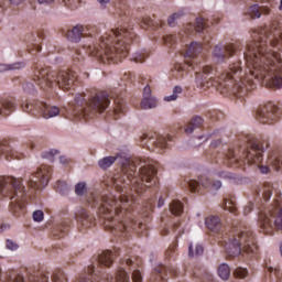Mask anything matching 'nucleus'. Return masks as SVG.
<instances>
[{
  "label": "nucleus",
  "instance_id": "f257e3e1",
  "mask_svg": "<svg viewBox=\"0 0 282 282\" xmlns=\"http://www.w3.org/2000/svg\"><path fill=\"white\" fill-rule=\"evenodd\" d=\"M116 160H119L123 175L120 178L105 176L102 186L110 194L94 192L88 199V204L91 208H96L104 228L110 230L118 238L117 241L129 239L131 232L147 237L149 235L147 221L151 219V214L155 208V198L145 202L141 213L133 210V207L138 202L135 195L140 196L147 188L158 186V165L151 161L142 166L139 172H135V163L131 159L118 154L99 160L98 166L106 171L116 163ZM113 189L119 193L118 196L111 194Z\"/></svg>",
  "mask_w": 282,
  "mask_h": 282
},
{
  "label": "nucleus",
  "instance_id": "f03ea898",
  "mask_svg": "<svg viewBox=\"0 0 282 282\" xmlns=\"http://www.w3.org/2000/svg\"><path fill=\"white\" fill-rule=\"evenodd\" d=\"M252 42L243 53L248 72L243 74L241 62L229 65L217 77H213V66H203L196 72L195 84L198 89L224 87L236 98H246L257 87V80L269 89H282V26L275 23L269 30L260 28L251 33Z\"/></svg>",
  "mask_w": 282,
  "mask_h": 282
},
{
  "label": "nucleus",
  "instance_id": "7ed1b4c3",
  "mask_svg": "<svg viewBox=\"0 0 282 282\" xmlns=\"http://www.w3.org/2000/svg\"><path fill=\"white\" fill-rule=\"evenodd\" d=\"M68 41L78 43L88 37L85 45L87 54L101 63H121L129 56V45L135 41V32L127 26H118L98 37V28L77 24L66 34Z\"/></svg>",
  "mask_w": 282,
  "mask_h": 282
},
{
  "label": "nucleus",
  "instance_id": "20e7f679",
  "mask_svg": "<svg viewBox=\"0 0 282 282\" xmlns=\"http://www.w3.org/2000/svg\"><path fill=\"white\" fill-rule=\"evenodd\" d=\"M205 224L208 230L218 235V243L225 248L229 259H235L240 254L245 259H259L257 238L250 227L234 225L226 228L217 216L207 217Z\"/></svg>",
  "mask_w": 282,
  "mask_h": 282
},
{
  "label": "nucleus",
  "instance_id": "39448f33",
  "mask_svg": "<svg viewBox=\"0 0 282 282\" xmlns=\"http://www.w3.org/2000/svg\"><path fill=\"white\" fill-rule=\"evenodd\" d=\"M246 147L237 148L241 155H237L234 148H229L226 152L218 153L215 156L216 164H224L231 169H239L242 164H261L263 162V152L270 143L267 140L254 138L252 135L246 137Z\"/></svg>",
  "mask_w": 282,
  "mask_h": 282
},
{
  "label": "nucleus",
  "instance_id": "423d86ee",
  "mask_svg": "<svg viewBox=\"0 0 282 282\" xmlns=\"http://www.w3.org/2000/svg\"><path fill=\"white\" fill-rule=\"evenodd\" d=\"M0 199H14L10 203V212L14 217L25 215L28 192L23 186V178L14 176H0Z\"/></svg>",
  "mask_w": 282,
  "mask_h": 282
},
{
  "label": "nucleus",
  "instance_id": "0eeeda50",
  "mask_svg": "<svg viewBox=\"0 0 282 282\" xmlns=\"http://www.w3.org/2000/svg\"><path fill=\"white\" fill-rule=\"evenodd\" d=\"M78 75L74 70H59L58 73L52 72V68L36 67L33 72V80L39 85L40 89H50L57 86L59 89H72L76 85Z\"/></svg>",
  "mask_w": 282,
  "mask_h": 282
},
{
  "label": "nucleus",
  "instance_id": "6e6552de",
  "mask_svg": "<svg viewBox=\"0 0 282 282\" xmlns=\"http://www.w3.org/2000/svg\"><path fill=\"white\" fill-rule=\"evenodd\" d=\"M75 102L79 107L75 113L77 118L89 120L98 116V113L106 111L111 100H109V93L99 91L90 96L77 94L75 96Z\"/></svg>",
  "mask_w": 282,
  "mask_h": 282
},
{
  "label": "nucleus",
  "instance_id": "1a4fd4ad",
  "mask_svg": "<svg viewBox=\"0 0 282 282\" xmlns=\"http://www.w3.org/2000/svg\"><path fill=\"white\" fill-rule=\"evenodd\" d=\"M258 224L264 235H274V230H282V200L276 197L267 209L260 208Z\"/></svg>",
  "mask_w": 282,
  "mask_h": 282
},
{
  "label": "nucleus",
  "instance_id": "9d476101",
  "mask_svg": "<svg viewBox=\"0 0 282 282\" xmlns=\"http://www.w3.org/2000/svg\"><path fill=\"white\" fill-rule=\"evenodd\" d=\"M202 50H204V45H202V43L192 42L184 55L185 63L175 64L172 69V76L176 79L184 78V74H186L188 69H195L198 63H202L204 58Z\"/></svg>",
  "mask_w": 282,
  "mask_h": 282
},
{
  "label": "nucleus",
  "instance_id": "9b49d317",
  "mask_svg": "<svg viewBox=\"0 0 282 282\" xmlns=\"http://www.w3.org/2000/svg\"><path fill=\"white\" fill-rule=\"evenodd\" d=\"M279 118H281V108L274 101L267 102L256 111V119L262 124H274L279 122Z\"/></svg>",
  "mask_w": 282,
  "mask_h": 282
},
{
  "label": "nucleus",
  "instance_id": "f8f14e48",
  "mask_svg": "<svg viewBox=\"0 0 282 282\" xmlns=\"http://www.w3.org/2000/svg\"><path fill=\"white\" fill-rule=\"evenodd\" d=\"M22 110L26 113H32L33 116H36V113H39V116L45 118L46 120H50V118H56V116L61 113V108L47 105L43 101H36L35 104H25V106H22Z\"/></svg>",
  "mask_w": 282,
  "mask_h": 282
},
{
  "label": "nucleus",
  "instance_id": "ddd939ff",
  "mask_svg": "<svg viewBox=\"0 0 282 282\" xmlns=\"http://www.w3.org/2000/svg\"><path fill=\"white\" fill-rule=\"evenodd\" d=\"M50 177H52V167L47 165H41L36 173H33L28 181L29 188L32 191H41L50 184Z\"/></svg>",
  "mask_w": 282,
  "mask_h": 282
},
{
  "label": "nucleus",
  "instance_id": "4468645a",
  "mask_svg": "<svg viewBox=\"0 0 282 282\" xmlns=\"http://www.w3.org/2000/svg\"><path fill=\"white\" fill-rule=\"evenodd\" d=\"M187 186L191 193H204V189L219 191L221 188V181H215L206 175L199 176L198 181H187Z\"/></svg>",
  "mask_w": 282,
  "mask_h": 282
},
{
  "label": "nucleus",
  "instance_id": "2eb2a0df",
  "mask_svg": "<svg viewBox=\"0 0 282 282\" xmlns=\"http://www.w3.org/2000/svg\"><path fill=\"white\" fill-rule=\"evenodd\" d=\"M169 142H173V137L171 134H167L166 137L160 135V134H144L141 137V147L149 149L150 151H153V148L161 149V151H164V149H169Z\"/></svg>",
  "mask_w": 282,
  "mask_h": 282
},
{
  "label": "nucleus",
  "instance_id": "dca6fc26",
  "mask_svg": "<svg viewBox=\"0 0 282 282\" xmlns=\"http://www.w3.org/2000/svg\"><path fill=\"white\" fill-rule=\"evenodd\" d=\"M243 50V44L241 42L230 43L227 45H216L214 48V56L217 61H226V58H230L237 52H241Z\"/></svg>",
  "mask_w": 282,
  "mask_h": 282
},
{
  "label": "nucleus",
  "instance_id": "f3484780",
  "mask_svg": "<svg viewBox=\"0 0 282 282\" xmlns=\"http://www.w3.org/2000/svg\"><path fill=\"white\" fill-rule=\"evenodd\" d=\"M166 276H177V268L174 265L159 264L150 279L151 282H164Z\"/></svg>",
  "mask_w": 282,
  "mask_h": 282
},
{
  "label": "nucleus",
  "instance_id": "a211bd4d",
  "mask_svg": "<svg viewBox=\"0 0 282 282\" xmlns=\"http://www.w3.org/2000/svg\"><path fill=\"white\" fill-rule=\"evenodd\" d=\"M75 219L78 224V228L80 230H87L94 226H96V217L94 215H90L85 208L79 207L75 212Z\"/></svg>",
  "mask_w": 282,
  "mask_h": 282
},
{
  "label": "nucleus",
  "instance_id": "6ab92c4d",
  "mask_svg": "<svg viewBox=\"0 0 282 282\" xmlns=\"http://www.w3.org/2000/svg\"><path fill=\"white\" fill-rule=\"evenodd\" d=\"M25 158V152H17L12 149V145L9 141H2L0 143V160H23Z\"/></svg>",
  "mask_w": 282,
  "mask_h": 282
},
{
  "label": "nucleus",
  "instance_id": "aec40b11",
  "mask_svg": "<svg viewBox=\"0 0 282 282\" xmlns=\"http://www.w3.org/2000/svg\"><path fill=\"white\" fill-rule=\"evenodd\" d=\"M215 23H219V19H215L214 21L206 20L204 18H197L196 23H189L184 26L185 34H195V32H204L207 28L215 25Z\"/></svg>",
  "mask_w": 282,
  "mask_h": 282
},
{
  "label": "nucleus",
  "instance_id": "412c9836",
  "mask_svg": "<svg viewBox=\"0 0 282 282\" xmlns=\"http://www.w3.org/2000/svg\"><path fill=\"white\" fill-rule=\"evenodd\" d=\"M282 167V156L281 154L274 152L272 153L267 161V165H260V172L264 175L270 173V171H281Z\"/></svg>",
  "mask_w": 282,
  "mask_h": 282
},
{
  "label": "nucleus",
  "instance_id": "4be33fe9",
  "mask_svg": "<svg viewBox=\"0 0 282 282\" xmlns=\"http://www.w3.org/2000/svg\"><path fill=\"white\" fill-rule=\"evenodd\" d=\"M270 7H259V4H253L247 10L246 15L249 17V19H261V14H270Z\"/></svg>",
  "mask_w": 282,
  "mask_h": 282
},
{
  "label": "nucleus",
  "instance_id": "5701e85b",
  "mask_svg": "<svg viewBox=\"0 0 282 282\" xmlns=\"http://www.w3.org/2000/svg\"><path fill=\"white\" fill-rule=\"evenodd\" d=\"M126 112H127V105L124 104V100L116 99L115 108L111 112L108 113V116H111L113 120H118V118H120V116H124Z\"/></svg>",
  "mask_w": 282,
  "mask_h": 282
},
{
  "label": "nucleus",
  "instance_id": "b1692460",
  "mask_svg": "<svg viewBox=\"0 0 282 282\" xmlns=\"http://www.w3.org/2000/svg\"><path fill=\"white\" fill-rule=\"evenodd\" d=\"M69 220H64L62 224L55 226L52 230L53 237H55V239H61L65 237V235H67V232L69 231Z\"/></svg>",
  "mask_w": 282,
  "mask_h": 282
},
{
  "label": "nucleus",
  "instance_id": "393cba45",
  "mask_svg": "<svg viewBox=\"0 0 282 282\" xmlns=\"http://www.w3.org/2000/svg\"><path fill=\"white\" fill-rule=\"evenodd\" d=\"M140 26L143 28V30H149V28L158 30L159 28H164V22L162 20L155 21L151 19V17H144L140 22Z\"/></svg>",
  "mask_w": 282,
  "mask_h": 282
},
{
  "label": "nucleus",
  "instance_id": "a878e982",
  "mask_svg": "<svg viewBox=\"0 0 282 282\" xmlns=\"http://www.w3.org/2000/svg\"><path fill=\"white\" fill-rule=\"evenodd\" d=\"M115 14L118 17H127L129 14V6L124 0H115L113 2Z\"/></svg>",
  "mask_w": 282,
  "mask_h": 282
},
{
  "label": "nucleus",
  "instance_id": "bb28decb",
  "mask_svg": "<svg viewBox=\"0 0 282 282\" xmlns=\"http://www.w3.org/2000/svg\"><path fill=\"white\" fill-rule=\"evenodd\" d=\"M223 208L229 210L232 215H239V209H237V198L235 196H229L224 199Z\"/></svg>",
  "mask_w": 282,
  "mask_h": 282
},
{
  "label": "nucleus",
  "instance_id": "cd10ccee",
  "mask_svg": "<svg viewBox=\"0 0 282 282\" xmlns=\"http://www.w3.org/2000/svg\"><path fill=\"white\" fill-rule=\"evenodd\" d=\"M14 109H17V105H14V101L9 99L0 101V116H10V113H12Z\"/></svg>",
  "mask_w": 282,
  "mask_h": 282
},
{
  "label": "nucleus",
  "instance_id": "c85d7f7f",
  "mask_svg": "<svg viewBox=\"0 0 282 282\" xmlns=\"http://www.w3.org/2000/svg\"><path fill=\"white\" fill-rule=\"evenodd\" d=\"M202 124H204V119L199 116L194 117L185 128V133H193V131H195V129H199Z\"/></svg>",
  "mask_w": 282,
  "mask_h": 282
},
{
  "label": "nucleus",
  "instance_id": "c756f323",
  "mask_svg": "<svg viewBox=\"0 0 282 282\" xmlns=\"http://www.w3.org/2000/svg\"><path fill=\"white\" fill-rule=\"evenodd\" d=\"M170 213L176 217H180V215L184 213V204L177 199L172 200L170 204Z\"/></svg>",
  "mask_w": 282,
  "mask_h": 282
},
{
  "label": "nucleus",
  "instance_id": "7c9ffc66",
  "mask_svg": "<svg viewBox=\"0 0 282 282\" xmlns=\"http://www.w3.org/2000/svg\"><path fill=\"white\" fill-rule=\"evenodd\" d=\"M25 67V63L17 62L13 64H0V74L3 72H12V69H23Z\"/></svg>",
  "mask_w": 282,
  "mask_h": 282
},
{
  "label": "nucleus",
  "instance_id": "2f4dec72",
  "mask_svg": "<svg viewBox=\"0 0 282 282\" xmlns=\"http://www.w3.org/2000/svg\"><path fill=\"white\" fill-rule=\"evenodd\" d=\"M155 107H158L155 97H143L141 100V109H155Z\"/></svg>",
  "mask_w": 282,
  "mask_h": 282
},
{
  "label": "nucleus",
  "instance_id": "473e14b6",
  "mask_svg": "<svg viewBox=\"0 0 282 282\" xmlns=\"http://www.w3.org/2000/svg\"><path fill=\"white\" fill-rule=\"evenodd\" d=\"M274 191V187L272 186V183H264L262 186V197L263 202H270V198L272 197V192Z\"/></svg>",
  "mask_w": 282,
  "mask_h": 282
},
{
  "label": "nucleus",
  "instance_id": "72a5a7b5",
  "mask_svg": "<svg viewBox=\"0 0 282 282\" xmlns=\"http://www.w3.org/2000/svg\"><path fill=\"white\" fill-rule=\"evenodd\" d=\"M218 276H220L223 281H228V279H230V267L226 263L220 264L218 268Z\"/></svg>",
  "mask_w": 282,
  "mask_h": 282
},
{
  "label": "nucleus",
  "instance_id": "f704fd0d",
  "mask_svg": "<svg viewBox=\"0 0 282 282\" xmlns=\"http://www.w3.org/2000/svg\"><path fill=\"white\" fill-rule=\"evenodd\" d=\"M147 58H149V52L141 51V52L134 53L131 57V61H133L134 63H144Z\"/></svg>",
  "mask_w": 282,
  "mask_h": 282
},
{
  "label": "nucleus",
  "instance_id": "c9c22d12",
  "mask_svg": "<svg viewBox=\"0 0 282 282\" xmlns=\"http://www.w3.org/2000/svg\"><path fill=\"white\" fill-rule=\"evenodd\" d=\"M182 17H184V11L182 10L173 13L167 19V25H170V28H175V24L177 23L178 19H182Z\"/></svg>",
  "mask_w": 282,
  "mask_h": 282
},
{
  "label": "nucleus",
  "instance_id": "e433bc0d",
  "mask_svg": "<svg viewBox=\"0 0 282 282\" xmlns=\"http://www.w3.org/2000/svg\"><path fill=\"white\" fill-rule=\"evenodd\" d=\"M204 254V246L196 245L195 252L193 251V245L188 247V257H202Z\"/></svg>",
  "mask_w": 282,
  "mask_h": 282
},
{
  "label": "nucleus",
  "instance_id": "4c0bfd02",
  "mask_svg": "<svg viewBox=\"0 0 282 282\" xmlns=\"http://www.w3.org/2000/svg\"><path fill=\"white\" fill-rule=\"evenodd\" d=\"M75 193L78 197H83L87 193V183L79 182L75 185Z\"/></svg>",
  "mask_w": 282,
  "mask_h": 282
},
{
  "label": "nucleus",
  "instance_id": "58836bf2",
  "mask_svg": "<svg viewBox=\"0 0 282 282\" xmlns=\"http://www.w3.org/2000/svg\"><path fill=\"white\" fill-rule=\"evenodd\" d=\"M180 94H182V87L181 86H175L173 88V94L170 96H165L164 100L166 102H173V100H175L177 98V96H180Z\"/></svg>",
  "mask_w": 282,
  "mask_h": 282
},
{
  "label": "nucleus",
  "instance_id": "ea45409f",
  "mask_svg": "<svg viewBox=\"0 0 282 282\" xmlns=\"http://www.w3.org/2000/svg\"><path fill=\"white\" fill-rule=\"evenodd\" d=\"M54 188L57 193H61V195H65L67 191H69L67 183L63 181H57Z\"/></svg>",
  "mask_w": 282,
  "mask_h": 282
},
{
  "label": "nucleus",
  "instance_id": "a19ab883",
  "mask_svg": "<svg viewBox=\"0 0 282 282\" xmlns=\"http://www.w3.org/2000/svg\"><path fill=\"white\" fill-rule=\"evenodd\" d=\"M63 3L69 10H76L77 8H80V3H83V1H80V0H63Z\"/></svg>",
  "mask_w": 282,
  "mask_h": 282
},
{
  "label": "nucleus",
  "instance_id": "79ce46f5",
  "mask_svg": "<svg viewBox=\"0 0 282 282\" xmlns=\"http://www.w3.org/2000/svg\"><path fill=\"white\" fill-rule=\"evenodd\" d=\"M53 282H67V275L62 270L53 273Z\"/></svg>",
  "mask_w": 282,
  "mask_h": 282
},
{
  "label": "nucleus",
  "instance_id": "37998d69",
  "mask_svg": "<svg viewBox=\"0 0 282 282\" xmlns=\"http://www.w3.org/2000/svg\"><path fill=\"white\" fill-rule=\"evenodd\" d=\"M163 42L166 45V47H175V43H177V36L176 35H165L163 37Z\"/></svg>",
  "mask_w": 282,
  "mask_h": 282
},
{
  "label": "nucleus",
  "instance_id": "c03bdc74",
  "mask_svg": "<svg viewBox=\"0 0 282 282\" xmlns=\"http://www.w3.org/2000/svg\"><path fill=\"white\" fill-rule=\"evenodd\" d=\"M234 276H236V279H246V276H248V269L246 268H237L234 271Z\"/></svg>",
  "mask_w": 282,
  "mask_h": 282
},
{
  "label": "nucleus",
  "instance_id": "a18cd8bd",
  "mask_svg": "<svg viewBox=\"0 0 282 282\" xmlns=\"http://www.w3.org/2000/svg\"><path fill=\"white\" fill-rule=\"evenodd\" d=\"M177 250V241L172 242L169 249L165 252V257L167 259H173L175 257V251Z\"/></svg>",
  "mask_w": 282,
  "mask_h": 282
},
{
  "label": "nucleus",
  "instance_id": "49530a36",
  "mask_svg": "<svg viewBox=\"0 0 282 282\" xmlns=\"http://www.w3.org/2000/svg\"><path fill=\"white\" fill-rule=\"evenodd\" d=\"M56 155H58V150H50L42 153V158H44V160H50V162H53Z\"/></svg>",
  "mask_w": 282,
  "mask_h": 282
},
{
  "label": "nucleus",
  "instance_id": "de8ad7c7",
  "mask_svg": "<svg viewBox=\"0 0 282 282\" xmlns=\"http://www.w3.org/2000/svg\"><path fill=\"white\" fill-rule=\"evenodd\" d=\"M268 272H270V274H274V276L278 279V281L282 282V273L279 268L269 267Z\"/></svg>",
  "mask_w": 282,
  "mask_h": 282
},
{
  "label": "nucleus",
  "instance_id": "09e8293b",
  "mask_svg": "<svg viewBox=\"0 0 282 282\" xmlns=\"http://www.w3.org/2000/svg\"><path fill=\"white\" fill-rule=\"evenodd\" d=\"M44 217H45V214L43 213V210H35L33 213V221H37V224H41Z\"/></svg>",
  "mask_w": 282,
  "mask_h": 282
},
{
  "label": "nucleus",
  "instance_id": "8fccbe9b",
  "mask_svg": "<svg viewBox=\"0 0 282 282\" xmlns=\"http://www.w3.org/2000/svg\"><path fill=\"white\" fill-rule=\"evenodd\" d=\"M132 281L133 282H142V273L140 272V270L134 269L132 271Z\"/></svg>",
  "mask_w": 282,
  "mask_h": 282
},
{
  "label": "nucleus",
  "instance_id": "3c124183",
  "mask_svg": "<svg viewBox=\"0 0 282 282\" xmlns=\"http://www.w3.org/2000/svg\"><path fill=\"white\" fill-rule=\"evenodd\" d=\"M6 248H7L8 250H19V243H17V242H14V241L8 239V240L6 241Z\"/></svg>",
  "mask_w": 282,
  "mask_h": 282
},
{
  "label": "nucleus",
  "instance_id": "603ef678",
  "mask_svg": "<svg viewBox=\"0 0 282 282\" xmlns=\"http://www.w3.org/2000/svg\"><path fill=\"white\" fill-rule=\"evenodd\" d=\"M215 177H220L223 180H228L231 177L230 173L226 172V171H220V172H216Z\"/></svg>",
  "mask_w": 282,
  "mask_h": 282
},
{
  "label": "nucleus",
  "instance_id": "864d4df0",
  "mask_svg": "<svg viewBox=\"0 0 282 282\" xmlns=\"http://www.w3.org/2000/svg\"><path fill=\"white\" fill-rule=\"evenodd\" d=\"M23 89L24 91H26L28 94H34L35 88H34V84L32 83H26L23 85Z\"/></svg>",
  "mask_w": 282,
  "mask_h": 282
},
{
  "label": "nucleus",
  "instance_id": "5fc2aeb1",
  "mask_svg": "<svg viewBox=\"0 0 282 282\" xmlns=\"http://www.w3.org/2000/svg\"><path fill=\"white\" fill-rule=\"evenodd\" d=\"M254 208V205L251 203V202H249L246 206H245V208H243V215L245 216H248V215H250V213H252V209Z\"/></svg>",
  "mask_w": 282,
  "mask_h": 282
},
{
  "label": "nucleus",
  "instance_id": "6e6d98bb",
  "mask_svg": "<svg viewBox=\"0 0 282 282\" xmlns=\"http://www.w3.org/2000/svg\"><path fill=\"white\" fill-rule=\"evenodd\" d=\"M143 98H153V96H151V86L147 85L143 88Z\"/></svg>",
  "mask_w": 282,
  "mask_h": 282
},
{
  "label": "nucleus",
  "instance_id": "4d7b16f0",
  "mask_svg": "<svg viewBox=\"0 0 282 282\" xmlns=\"http://www.w3.org/2000/svg\"><path fill=\"white\" fill-rule=\"evenodd\" d=\"M28 50L30 54H34V52H41V44L34 43L33 48L29 46Z\"/></svg>",
  "mask_w": 282,
  "mask_h": 282
},
{
  "label": "nucleus",
  "instance_id": "13d9d810",
  "mask_svg": "<svg viewBox=\"0 0 282 282\" xmlns=\"http://www.w3.org/2000/svg\"><path fill=\"white\" fill-rule=\"evenodd\" d=\"M32 149H34V144L32 142H29L25 145H23V151H25V153H28V151H32Z\"/></svg>",
  "mask_w": 282,
  "mask_h": 282
},
{
  "label": "nucleus",
  "instance_id": "bf43d9fd",
  "mask_svg": "<svg viewBox=\"0 0 282 282\" xmlns=\"http://www.w3.org/2000/svg\"><path fill=\"white\" fill-rule=\"evenodd\" d=\"M221 144V140H216L210 143V149H217Z\"/></svg>",
  "mask_w": 282,
  "mask_h": 282
},
{
  "label": "nucleus",
  "instance_id": "052dcab7",
  "mask_svg": "<svg viewBox=\"0 0 282 282\" xmlns=\"http://www.w3.org/2000/svg\"><path fill=\"white\" fill-rule=\"evenodd\" d=\"M59 162H61V164H69V162H72V160L67 159L66 156H61Z\"/></svg>",
  "mask_w": 282,
  "mask_h": 282
},
{
  "label": "nucleus",
  "instance_id": "680f3d73",
  "mask_svg": "<svg viewBox=\"0 0 282 282\" xmlns=\"http://www.w3.org/2000/svg\"><path fill=\"white\" fill-rule=\"evenodd\" d=\"M242 1H245L246 3L248 0H242ZM252 1H262L263 3H270L271 6H273L276 0H252Z\"/></svg>",
  "mask_w": 282,
  "mask_h": 282
},
{
  "label": "nucleus",
  "instance_id": "e2e57ef3",
  "mask_svg": "<svg viewBox=\"0 0 282 282\" xmlns=\"http://www.w3.org/2000/svg\"><path fill=\"white\" fill-rule=\"evenodd\" d=\"M97 1L101 6V8H107V3H109V1H111V0H97Z\"/></svg>",
  "mask_w": 282,
  "mask_h": 282
},
{
  "label": "nucleus",
  "instance_id": "0e129e2a",
  "mask_svg": "<svg viewBox=\"0 0 282 282\" xmlns=\"http://www.w3.org/2000/svg\"><path fill=\"white\" fill-rule=\"evenodd\" d=\"M39 3H46L47 6H50V3H54V0H37Z\"/></svg>",
  "mask_w": 282,
  "mask_h": 282
},
{
  "label": "nucleus",
  "instance_id": "69168bd1",
  "mask_svg": "<svg viewBox=\"0 0 282 282\" xmlns=\"http://www.w3.org/2000/svg\"><path fill=\"white\" fill-rule=\"evenodd\" d=\"M10 3H12L13 6H19V3H23V0H9Z\"/></svg>",
  "mask_w": 282,
  "mask_h": 282
},
{
  "label": "nucleus",
  "instance_id": "338daca9",
  "mask_svg": "<svg viewBox=\"0 0 282 282\" xmlns=\"http://www.w3.org/2000/svg\"><path fill=\"white\" fill-rule=\"evenodd\" d=\"M158 206L159 208H162V206H164V198H159Z\"/></svg>",
  "mask_w": 282,
  "mask_h": 282
},
{
  "label": "nucleus",
  "instance_id": "774afa93",
  "mask_svg": "<svg viewBox=\"0 0 282 282\" xmlns=\"http://www.w3.org/2000/svg\"><path fill=\"white\" fill-rule=\"evenodd\" d=\"M6 12V7L0 2V14H3Z\"/></svg>",
  "mask_w": 282,
  "mask_h": 282
}]
</instances>
